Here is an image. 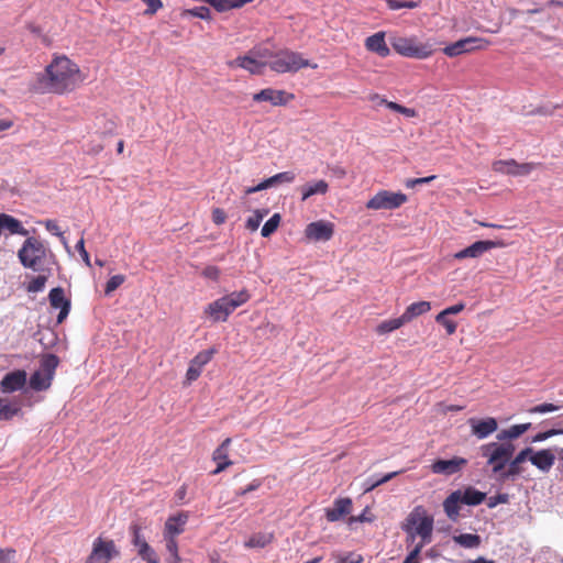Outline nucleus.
Listing matches in <instances>:
<instances>
[{
	"label": "nucleus",
	"mask_w": 563,
	"mask_h": 563,
	"mask_svg": "<svg viewBox=\"0 0 563 563\" xmlns=\"http://www.w3.org/2000/svg\"><path fill=\"white\" fill-rule=\"evenodd\" d=\"M189 13L202 20H209L211 18V11L207 7L194 8L189 11Z\"/></svg>",
	"instance_id": "obj_56"
},
{
	"label": "nucleus",
	"mask_w": 563,
	"mask_h": 563,
	"mask_svg": "<svg viewBox=\"0 0 563 563\" xmlns=\"http://www.w3.org/2000/svg\"><path fill=\"white\" fill-rule=\"evenodd\" d=\"M365 48L377 54L379 57H387L390 54V49L385 41V32H377L365 40Z\"/></svg>",
	"instance_id": "obj_25"
},
{
	"label": "nucleus",
	"mask_w": 563,
	"mask_h": 563,
	"mask_svg": "<svg viewBox=\"0 0 563 563\" xmlns=\"http://www.w3.org/2000/svg\"><path fill=\"white\" fill-rule=\"evenodd\" d=\"M398 473L399 472H391V473H388V474H386V475H384V476H382L380 478H377V479H375L374 477H371V478L366 479V482L364 483V490L366 493L373 490L377 486H379L382 484H385L388 481H390L391 478H394L396 475H398Z\"/></svg>",
	"instance_id": "obj_43"
},
{
	"label": "nucleus",
	"mask_w": 563,
	"mask_h": 563,
	"mask_svg": "<svg viewBox=\"0 0 563 563\" xmlns=\"http://www.w3.org/2000/svg\"><path fill=\"white\" fill-rule=\"evenodd\" d=\"M273 538L274 536L271 532H257L244 542V547L250 549H262L268 545L273 541Z\"/></svg>",
	"instance_id": "obj_35"
},
{
	"label": "nucleus",
	"mask_w": 563,
	"mask_h": 563,
	"mask_svg": "<svg viewBox=\"0 0 563 563\" xmlns=\"http://www.w3.org/2000/svg\"><path fill=\"white\" fill-rule=\"evenodd\" d=\"M352 510V500L350 498H338L333 503V507L325 509L328 521L335 522L349 515Z\"/></svg>",
	"instance_id": "obj_23"
},
{
	"label": "nucleus",
	"mask_w": 563,
	"mask_h": 563,
	"mask_svg": "<svg viewBox=\"0 0 563 563\" xmlns=\"http://www.w3.org/2000/svg\"><path fill=\"white\" fill-rule=\"evenodd\" d=\"M38 275L31 278L26 284L25 289L27 292L37 294L44 290L47 279L52 275V271L37 272Z\"/></svg>",
	"instance_id": "obj_33"
},
{
	"label": "nucleus",
	"mask_w": 563,
	"mask_h": 563,
	"mask_svg": "<svg viewBox=\"0 0 563 563\" xmlns=\"http://www.w3.org/2000/svg\"><path fill=\"white\" fill-rule=\"evenodd\" d=\"M460 490L452 492L443 501L444 512L452 521H456L460 516Z\"/></svg>",
	"instance_id": "obj_30"
},
{
	"label": "nucleus",
	"mask_w": 563,
	"mask_h": 563,
	"mask_svg": "<svg viewBox=\"0 0 563 563\" xmlns=\"http://www.w3.org/2000/svg\"><path fill=\"white\" fill-rule=\"evenodd\" d=\"M57 365V356L54 354L45 355L41 361L38 369L30 378V387L37 391L47 389L52 384Z\"/></svg>",
	"instance_id": "obj_7"
},
{
	"label": "nucleus",
	"mask_w": 563,
	"mask_h": 563,
	"mask_svg": "<svg viewBox=\"0 0 563 563\" xmlns=\"http://www.w3.org/2000/svg\"><path fill=\"white\" fill-rule=\"evenodd\" d=\"M407 199L402 192L379 190L366 202V208L369 210H394L402 206Z\"/></svg>",
	"instance_id": "obj_8"
},
{
	"label": "nucleus",
	"mask_w": 563,
	"mask_h": 563,
	"mask_svg": "<svg viewBox=\"0 0 563 563\" xmlns=\"http://www.w3.org/2000/svg\"><path fill=\"white\" fill-rule=\"evenodd\" d=\"M224 298L227 299V301L229 302V306L234 311L239 307L246 303L250 300L251 295H250L249 290L242 289L239 291H233L231 294H228L224 296Z\"/></svg>",
	"instance_id": "obj_36"
},
{
	"label": "nucleus",
	"mask_w": 563,
	"mask_h": 563,
	"mask_svg": "<svg viewBox=\"0 0 563 563\" xmlns=\"http://www.w3.org/2000/svg\"><path fill=\"white\" fill-rule=\"evenodd\" d=\"M334 232V225L328 221H314L306 227L305 234L312 241H329Z\"/></svg>",
	"instance_id": "obj_16"
},
{
	"label": "nucleus",
	"mask_w": 563,
	"mask_h": 563,
	"mask_svg": "<svg viewBox=\"0 0 563 563\" xmlns=\"http://www.w3.org/2000/svg\"><path fill=\"white\" fill-rule=\"evenodd\" d=\"M533 453V449L526 448L521 450L512 460L510 459L509 467L507 472L504 474L505 477H515L521 474L522 470L520 465L529 460L530 454Z\"/></svg>",
	"instance_id": "obj_29"
},
{
	"label": "nucleus",
	"mask_w": 563,
	"mask_h": 563,
	"mask_svg": "<svg viewBox=\"0 0 563 563\" xmlns=\"http://www.w3.org/2000/svg\"><path fill=\"white\" fill-rule=\"evenodd\" d=\"M490 42L483 37L467 36L461 38L443 48V53L448 57H455L462 54L472 53L474 51H481L488 47Z\"/></svg>",
	"instance_id": "obj_10"
},
{
	"label": "nucleus",
	"mask_w": 563,
	"mask_h": 563,
	"mask_svg": "<svg viewBox=\"0 0 563 563\" xmlns=\"http://www.w3.org/2000/svg\"><path fill=\"white\" fill-rule=\"evenodd\" d=\"M202 276L216 282L220 277V269L217 266L209 265L202 271Z\"/></svg>",
	"instance_id": "obj_57"
},
{
	"label": "nucleus",
	"mask_w": 563,
	"mask_h": 563,
	"mask_svg": "<svg viewBox=\"0 0 563 563\" xmlns=\"http://www.w3.org/2000/svg\"><path fill=\"white\" fill-rule=\"evenodd\" d=\"M431 309V303L429 301H417L409 305L405 312L401 314L405 323L410 322L412 319L427 313Z\"/></svg>",
	"instance_id": "obj_31"
},
{
	"label": "nucleus",
	"mask_w": 563,
	"mask_h": 563,
	"mask_svg": "<svg viewBox=\"0 0 563 563\" xmlns=\"http://www.w3.org/2000/svg\"><path fill=\"white\" fill-rule=\"evenodd\" d=\"M331 175L336 179H343L346 176V169L340 165L329 167Z\"/></svg>",
	"instance_id": "obj_64"
},
{
	"label": "nucleus",
	"mask_w": 563,
	"mask_h": 563,
	"mask_svg": "<svg viewBox=\"0 0 563 563\" xmlns=\"http://www.w3.org/2000/svg\"><path fill=\"white\" fill-rule=\"evenodd\" d=\"M19 412V408L7 399L0 398V420H9Z\"/></svg>",
	"instance_id": "obj_42"
},
{
	"label": "nucleus",
	"mask_w": 563,
	"mask_h": 563,
	"mask_svg": "<svg viewBox=\"0 0 563 563\" xmlns=\"http://www.w3.org/2000/svg\"><path fill=\"white\" fill-rule=\"evenodd\" d=\"M136 553L146 563H159L158 554L148 543L136 549Z\"/></svg>",
	"instance_id": "obj_40"
},
{
	"label": "nucleus",
	"mask_w": 563,
	"mask_h": 563,
	"mask_svg": "<svg viewBox=\"0 0 563 563\" xmlns=\"http://www.w3.org/2000/svg\"><path fill=\"white\" fill-rule=\"evenodd\" d=\"M231 444V439L227 438L213 452L212 459L217 462V468L213 471V474H219L224 471L228 466L232 464L229 459V446Z\"/></svg>",
	"instance_id": "obj_26"
},
{
	"label": "nucleus",
	"mask_w": 563,
	"mask_h": 563,
	"mask_svg": "<svg viewBox=\"0 0 563 563\" xmlns=\"http://www.w3.org/2000/svg\"><path fill=\"white\" fill-rule=\"evenodd\" d=\"M404 324H406V323H405L404 319L401 318V316L398 318L388 319V320L380 322L376 327V332L380 335H385V334H388V333L401 328Z\"/></svg>",
	"instance_id": "obj_38"
},
{
	"label": "nucleus",
	"mask_w": 563,
	"mask_h": 563,
	"mask_svg": "<svg viewBox=\"0 0 563 563\" xmlns=\"http://www.w3.org/2000/svg\"><path fill=\"white\" fill-rule=\"evenodd\" d=\"M467 464V460L460 456H454L450 460H435L430 465V471L433 474L452 476L462 471Z\"/></svg>",
	"instance_id": "obj_13"
},
{
	"label": "nucleus",
	"mask_w": 563,
	"mask_h": 563,
	"mask_svg": "<svg viewBox=\"0 0 563 563\" xmlns=\"http://www.w3.org/2000/svg\"><path fill=\"white\" fill-rule=\"evenodd\" d=\"M559 410V407L553 404H541L528 410L529 413H548Z\"/></svg>",
	"instance_id": "obj_53"
},
{
	"label": "nucleus",
	"mask_w": 563,
	"mask_h": 563,
	"mask_svg": "<svg viewBox=\"0 0 563 563\" xmlns=\"http://www.w3.org/2000/svg\"><path fill=\"white\" fill-rule=\"evenodd\" d=\"M292 99V93L273 88H266L253 95L254 102H268L274 107L286 106Z\"/></svg>",
	"instance_id": "obj_12"
},
{
	"label": "nucleus",
	"mask_w": 563,
	"mask_h": 563,
	"mask_svg": "<svg viewBox=\"0 0 563 563\" xmlns=\"http://www.w3.org/2000/svg\"><path fill=\"white\" fill-rule=\"evenodd\" d=\"M130 533H131V542L135 547V549H139L140 547L148 543L146 541V538L142 533V528L137 523H133L130 527Z\"/></svg>",
	"instance_id": "obj_44"
},
{
	"label": "nucleus",
	"mask_w": 563,
	"mask_h": 563,
	"mask_svg": "<svg viewBox=\"0 0 563 563\" xmlns=\"http://www.w3.org/2000/svg\"><path fill=\"white\" fill-rule=\"evenodd\" d=\"M80 69L66 56H56L43 71L35 74L29 88L35 93L63 95L81 82Z\"/></svg>",
	"instance_id": "obj_1"
},
{
	"label": "nucleus",
	"mask_w": 563,
	"mask_h": 563,
	"mask_svg": "<svg viewBox=\"0 0 563 563\" xmlns=\"http://www.w3.org/2000/svg\"><path fill=\"white\" fill-rule=\"evenodd\" d=\"M267 66L277 74L296 73L305 67L317 68L316 64L311 65L301 54L289 49L275 53L273 59L267 62Z\"/></svg>",
	"instance_id": "obj_3"
},
{
	"label": "nucleus",
	"mask_w": 563,
	"mask_h": 563,
	"mask_svg": "<svg viewBox=\"0 0 563 563\" xmlns=\"http://www.w3.org/2000/svg\"><path fill=\"white\" fill-rule=\"evenodd\" d=\"M43 223L48 232L60 238L62 243L68 250L67 241H66L65 236L63 235V232L59 230L57 222L55 220H46Z\"/></svg>",
	"instance_id": "obj_51"
},
{
	"label": "nucleus",
	"mask_w": 563,
	"mask_h": 563,
	"mask_svg": "<svg viewBox=\"0 0 563 563\" xmlns=\"http://www.w3.org/2000/svg\"><path fill=\"white\" fill-rule=\"evenodd\" d=\"M558 434H563V429H551L544 432H540L532 438V442H542Z\"/></svg>",
	"instance_id": "obj_55"
},
{
	"label": "nucleus",
	"mask_w": 563,
	"mask_h": 563,
	"mask_svg": "<svg viewBox=\"0 0 563 563\" xmlns=\"http://www.w3.org/2000/svg\"><path fill=\"white\" fill-rule=\"evenodd\" d=\"M296 179V174L294 172H282L272 177H269L271 184L273 187H276L282 184H291Z\"/></svg>",
	"instance_id": "obj_45"
},
{
	"label": "nucleus",
	"mask_w": 563,
	"mask_h": 563,
	"mask_svg": "<svg viewBox=\"0 0 563 563\" xmlns=\"http://www.w3.org/2000/svg\"><path fill=\"white\" fill-rule=\"evenodd\" d=\"M468 423L472 428V433L478 439L487 438L488 435L494 433L498 428L496 419L492 417L486 419L472 418L468 420Z\"/></svg>",
	"instance_id": "obj_22"
},
{
	"label": "nucleus",
	"mask_w": 563,
	"mask_h": 563,
	"mask_svg": "<svg viewBox=\"0 0 563 563\" xmlns=\"http://www.w3.org/2000/svg\"><path fill=\"white\" fill-rule=\"evenodd\" d=\"M49 303L54 309H59L57 322L62 323L70 311V301L65 298L62 287L53 288L48 294Z\"/></svg>",
	"instance_id": "obj_19"
},
{
	"label": "nucleus",
	"mask_w": 563,
	"mask_h": 563,
	"mask_svg": "<svg viewBox=\"0 0 563 563\" xmlns=\"http://www.w3.org/2000/svg\"><path fill=\"white\" fill-rule=\"evenodd\" d=\"M26 384L25 371L18 369L4 375L0 386L3 393H14L22 389Z\"/></svg>",
	"instance_id": "obj_21"
},
{
	"label": "nucleus",
	"mask_w": 563,
	"mask_h": 563,
	"mask_svg": "<svg viewBox=\"0 0 563 563\" xmlns=\"http://www.w3.org/2000/svg\"><path fill=\"white\" fill-rule=\"evenodd\" d=\"M76 250L79 252V254H80L82 261L85 262V264L88 267H90L91 266L90 256H89L88 252L85 249V241H84L82 238L77 242Z\"/></svg>",
	"instance_id": "obj_58"
},
{
	"label": "nucleus",
	"mask_w": 563,
	"mask_h": 563,
	"mask_svg": "<svg viewBox=\"0 0 563 563\" xmlns=\"http://www.w3.org/2000/svg\"><path fill=\"white\" fill-rule=\"evenodd\" d=\"M267 213L268 210L266 209L255 210L253 214L246 220V228L251 231H256Z\"/></svg>",
	"instance_id": "obj_46"
},
{
	"label": "nucleus",
	"mask_w": 563,
	"mask_h": 563,
	"mask_svg": "<svg viewBox=\"0 0 563 563\" xmlns=\"http://www.w3.org/2000/svg\"><path fill=\"white\" fill-rule=\"evenodd\" d=\"M424 547V542L417 543L413 549L409 552V554L406 556L404 563H419L418 556Z\"/></svg>",
	"instance_id": "obj_54"
},
{
	"label": "nucleus",
	"mask_w": 563,
	"mask_h": 563,
	"mask_svg": "<svg viewBox=\"0 0 563 563\" xmlns=\"http://www.w3.org/2000/svg\"><path fill=\"white\" fill-rule=\"evenodd\" d=\"M272 184H271V180L269 178L267 179H264L263 181H261L258 185L254 186V187H249L245 189V194L246 195H251V194H254V192H257V191H261V190H265V189H268V188H272Z\"/></svg>",
	"instance_id": "obj_62"
},
{
	"label": "nucleus",
	"mask_w": 563,
	"mask_h": 563,
	"mask_svg": "<svg viewBox=\"0 0 563 563\" xmlns=\"http://www.w3.org/2000/svg\"><path fill=\"white\" fill-rule=\"evenodd\" d=\"M251 53L260 60L269 62L273 59L275 53H273L266 46H255L251 49Z\"/></svg>",
	"instance_id": "obj_49"
},
{
	"label": "nucleus",
	"mask_w": 563,
	"mask_h": 563,
	"mask_svg": "<svg viewBox=\"0 0 563 563\" xmlns=\"http://www.w3.org/2000/svg\"><path fill=\"white\" fill-rule=\"evenodd\" d=\"M408 523L411 527L406 528L408 540L413 542L416 536L421 537L420 542L424 545L431 541L433 530V519L427 515L421 507L416 508L408 518Z\"/></svg>",
	"instance_id": "obj_6"
},
{
	"label": "nucleus",
	"mask_w": 563,
	"mask_h": 563,
	"mask_svg": "<svg viewBox=\"0 0 563 563\" xmlns=\"http://www.w3.org/2000/svg\"><path fill=\"white\" fill-rule=\"evenodd\" d=\"M15 551L13 549H0V563H13Z\"/></svg>",
	"instance_id": "obj_61"
},
{
	"label": "nucleus",
	"mask_w": 563,
	"mask_h": 563,
	"mask_svg": "<svg viewBox=\"0 0 563 563\" xmlns=\"http://www.w3.org/2000/svg\"><path fill=\"white\" fill-rule=\"evenodd\" d=\"M390 44L398 54L409 58L426 59L433 53L431 44L421 43L413 36H395Z\"/></svg>",
	"instance_id": "obj_5"
},
{
	"label": "nucleus",
	"mask_w": 563,
	"mask_h": 563,
	"mask_svg": "<svg viewBox=\"0 0 563 563\" xmlns=\"http://www.w3.org/2000/svg\"><path fill=\"white\" fill-rule=\"evenodd\" d=\"M386 3L390 10H399L402 8L416 9L420 5V1H416V0H410V1L386 0Z\"/></svg>",
	"instance_id": "obj_47"
},
{
	"label": "nucleus",
	"mask_w": 563,
	"mask_h": 563,
	"mask_svg": "<svg viewBox=\"0 0 563 563\" xmlns=\"http://www.w3.org/2000/svg\"><path fill=\"white\" fill-rule=\"evenodd\" d=\"M18 258L24 268L33 272L52 271L55 264V255L40 240L27 238L18 252Z\"/></svg>",
	"instance_id": "obj_2"
},
{
	"label": "nucleus",
	"mask_w": 563,
	"mask_h": 563,
	"mask_svg": "<svg viewBox=\"0 0 563 563\" xmlns=\"http://www.w3.org/2000/svg\"><path fill=\"white\" fill-rule=\"evenodd\" d=\"M435 321L441 323L445 328L448 334H453L456 331V323L453 320L449 319L448 314H443V318L441 319L440 313H438V316L435 317Z\"/></svg>",
	"instance_id": "obj_52"
},
{
	"label": "nucleus",
	"mask_w": 563,
	"mask_h": 563,
	"mask_svg": "<svg viewBox=\"0 0 563 563\" xmlns=\"http://www.w3.org/2000/svg\"><path fill=\"white\" fill-rule=\"evenodd\" d=\"M501 246L500 242L495 241H476L470 246L456 252L454 254V258L463 260V258H477L483 255L485 252Z\"/></svg>",
	"instance_id": "obj_17"
},
{
	"label": "nucleus",
	"mask_w": 563,
	"mask_h": 563,
	"mask_svg": "<svg viewBox=\"0 0 563 563\" xmlns=\"http://www.w3.org/2000/svg\"><path fill=\"white\" fill-rule=\"evenodd\" d=\"M530 428H531V423L514 424L508 429L501 430L497 434V440L505 441V440L517 439L521 434H523L526 431H528Z\"/></svg>",
	"instance_id": "obj_34"
},
{
	"label": "nucleus",
	"mask_w": 563,
	"mask_h": 563,
	"mask_svg": "<svg viewBox=\"0 0 563 563\" xmlns=\"http://www.w3.org/2000/svg\"><path fill=\"white\" fill-rule=\"evenodd\" d=\"M217 353L216 347H210L208 350L199 352L189 364V367L186 373V382L187 384H191L201 375L202 368L207 365Z\"/></svg>",
	"instance_id": "obj_11"
},
{
	"label": "nucleus",
	"mask_w": 563,
	"mask_h": 563,
	"mask_svg": "<svg viewBox=\"0 0 563 563\" xmlns=\"http://www.w3.org/2000/svg\"><path fill=\"white\" fill-rule=\"evenodd\" d=\"M188 518L187 512H178L169 516L164 525L163 537L177 539V537L185 531Z\"/></svg>",
	"instance_id": "obj_20"
},
{
	"label": "nucleus",
	"mask_w": 563,
	"mask_h": 563,
	"mask_svg": "<svg viewBox=\"0 0 563 563\" xmlns=\"http://www.w3.org/2000/svg\"><path fill=\"white\" fill-rule=\"evenodd\" d=\"M386 108H388L391 111L398 112L405 115L406 118L417 117V111L413 108H407L394 101L386 103Z\"/></svg>",
	"instance_id": "obj_48"
},
{
	"label": "nucleus",
	"mask_w": 563,
	"mask_h": 563,
	"mask_svg": "<svg viewBox=\"0 0 563 563\" xmlns=\"http://www.w3.org/2000/svg\"><path fill=\"white\" fill-rule=\"evenodd\" d=\"M163 541L165 542V548L168 553L166 563H179L180 556L178 554L177 539L163 537Z\"/></svg>",
	"instance_id": "obj_39"
},
{
	"label": "nucleus",
	"mask_w": 563,
	"mask_h": 563,
	"mask_svg": "<svg viewBox=\"0 0 563 563\" xmlns=\"http://www.w3.org/2000/svg\"><path fill=\"white\" fill-rule=\"evenodd\" d=\"M534 165L531 163L518 164L514 159L497 161L493 164V169L497 173L509 174L514 176L528 175L533 169Z\"/></svg>",
	"instance_id": "obj_18"
},
{
	"label": "nucleus",
	"mask_w": 563,
	"mask_h": 563,
	"mask_svg": "<svg viewBox=\"0 0 563 563\" xmlns=\"http://www.w3.org/2000/svg\"><path fill=\"white\" fill-rule=\"evenodd\" d=\"M508 501V495L507 494H498L496 496L489 497L487 501L488 508H494L499 504H506Z\"/></svg>",
	"instance_id": "obj_63"
},
{
	"label": "nucleus",
	"mask_w": 563,
	"mask_h": 563,
	"mask_svg": "<svg viewBox=\"0 0 563 563\" xmlns=\"http://www.w3.org/2000/svg\"><path fill=\"white\" fill-rule=\"evenodd\" d=\"M125 280V277L121 274L112 276L106 285L104 294L111 295L117 288H119Z\"/></svg>",
	"instance_id": "obj_50"
},
{
	"label": "nucleus",
	"mask_w": 563,
	"mask_h": 563,
	"mask_svg": "<svg viewBox=\"0 0 563 563\" xmlns=\"http://www.w3.org/2000/svg\"><path fill=\"white\" fill-rule=\"evenodd\" d=\"M203 312L212 322H224L228 320L229 316L233 312V310L229 306V302L223 296L210 302L205 308Z\"/></svg>",
	"instance_id": "obj_15"
},
{
	"label": "nucleus",
	"mask_w": 563,
	"mask_h": 563,
	"mask_svg": "<svg viewBox=\"0 0 563 563\" xmlns=\"http://www.w3.org/2000/svg\"><path fill=\"white\" fill-rule=\"evenodd\" d=\"M482 455L487 459L495 474L500 473L508 464L515 452V445L509 442H490L481 446Z\"/></svg>",
	"instance_id": "obj_4"
},
{
	"label": "nucleus",
	"mask_w": 563,
	"mask_h": 563,
	"mask_svg": "<svg viewBox=\"0 0 563 563\" xmlns=\"http://www.w3.org/2000/svg\"><path fill=\"white\" fill-rule=\"evenodd\" d=\"M120 552L113 540L98 537L92 543L91 553L86 563H109L119 556Z\"/></svg>",
	"instance_id": "obj_9"
},
{
	"label": "nucleus",
	"mask_w": 563,
	"mask_h": 563,
	"mask_svg": "<svg viewBox=\"0 0 563 563\" xmlns=\"http://www.w3.org/2000/svg\"><path fill=\"white\" fill-rule=\"evenodd\" d=\"M362 561L363 558L361 554L352 552L340 556L338 563H362Z\"/></svg>",
	"instance_id": "obj_60"
},
{
	"label": "nucleus",
	"mask_w": 563,
	"mask_h": 563,
	"mask_svg": "<svg viewBox=\"0 0 563 563\" xmlns=\"http://www.w3.org/2000/svg\"><path fill=\"white\" fill-rule=\"evenodd\" d=\"M459 490L461 503L467 506H477L482 504L486 498L485 493L479 492L472 486L466 487L464 490Z\"/></svg>",
	"instance_id": "obj_32"
},
{
	"label": "nucleus",
	"mask_w": 563,
	"mask_h": 563,
	"mask_svg": "<svg viewBox=\"0 0 563 563\" xmlns=\"http://www.w3.org/2000/svg\"><path fill=\"white\" fill-rule=\"evenodd\" d=\"M529 461L541 472L548 473L555 462V455L549 449L533 451L529 456Z\"/></svg>",
	"instance_id": "obj_24"
},
{
	"label": "nucleus",
	"mask_w": 563,
	"mask_h": 563,
	"mask_svg": "<svg viewBox=\"0 0 563 563\" xmlns=\"http://www.w3.org/2000/svg\"><path fill=\"white\" fill-rule=\"evenodd\" d=\"M0 227L1 231L5 230L10 234H18L23 236L29 234V231L22 225L20 220L7 213H0Z\"/></svg>",
	"instance_id": "obj_28"
},
{
	"label": "nucleus",
	"mask_w": 563,
	"mask_h": 563,
	"mask_svg": "<svg viewBox=\"0 0 563 563\" xmlns=\"http://www.w3.org/2000/svg\"><path fill=\"white\" fill-rule=\"evenodd\" d=\"M280 223V214L274 213L262 227L261 234L263 238H268L272 235L278 228Z\"/></svg>",
	"instance_id": "obj_41"
},
{
	"label": "nucleus",
	"mask_w": 563,
	"mask_h": 563,
	"mask_svg": "<svg viewBox=\"0 0 563 563\" xmlns=\"http://www.w3.org/2000/svg\"><path fill=\"white\" fill-rule=\"evenodd\" d=\"M141 1L147 5V9L145 10L146 14H154L163 7V3L161 0H141Z\"/></svg>",
	"instance_id": "obj_59"
},
{
	"label": "nucleus",
	"mask_w": 563,
	"mask_h": 563,
	"mask_svg": "<svg viewBox=\"0 0 563 563\" xmlns=\"http://www.w3.org/2000/svg\"><path fill=\"white\" fill-rule=\"evenodd\" d=\"M299 190L301 192V200L306 201L312 196L325 195L329 191V184L323 179L313 180L302 185Z\"/></svg>",
	"instance_id": "obj_27"
},
{
	"label": "nucleus",
	"mask_w": 563,
	"mask_h": 563,
	"mask_svg": "<svg viewBox=\"0 0 563 563\" xmlns=\"http://www.w3.org/2000/svg\"><path fill=\"white\" fill-rule=\"evenodd\" d=\"M228 65L231 68H243L253 75H262L267 66V62L257 59L250 51L247 55L239 56L235 59L230 60Z\"/></svg>",
	"instance_id": "obj_14"
},
{
	"label": "nucleus",
	"mask_w": 563,
	"mask_h": 563,
	"mask_svg": "<svg viewBox=\"0 0 563 563\" xmlns=\"http://www.w3.org/2000/svg\"><path fill=\"white\" fill-rule=\"evenodd\" d=\"M453 541L466 549H476L481 545V537L474 533H462L454 536Z\"/></svg>",
	"instance_id": "obj_37"
}]
</instances>
